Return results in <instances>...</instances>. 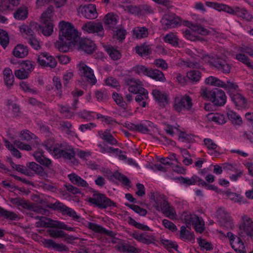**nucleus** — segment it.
Instances as JSON below:
<instances>
[{"label": "nucleus", "mask_w": 253, "mask_h": 253, "mask_svg": "<svg viewBox=\"0 0 253 253\" xmlns=\"http://www.w3.org/2000/svg\"><path fill=\"white\" fill-rule=\"evenodd\" d=\"M234 58L253 69V63L250 61L249 58L243 53L238 52Z\"/></svg>", "instance_id": "c03bdc74"}, {"label": "nucleus", "mask_w": 253, "mask_h": 253, "mask_svg": "<svg viewBox=\"0 0 253 253\" xmlns=\"http://www.w3.org/2000/svg\"><path fill=\"white\" fill-rule=\"evenodd\" d=\"M106 50L110 57L114 60H118L121 57L120 51L112 46H108Z\"/></svg>", "instance_id": "6e6d98bb"}, {"label": "nucleus", "mask_w": 253, "mask_h": 253, "mask_svg": "<svg viewBox=\"0 0 253 253\" xmlns=\"http://www.w3.org/2000/svg\"><path fill=\"white\" fill-rule=\"evenodd\" d=\"M112 97L116 103L122 108H125L127 106L126 103L124 100L121 95L115 92L113 94Z\"/></svg>", "instance_id": "69168bd1"}, {"label": "nucleus", "mask_w": 253, "mask_h": 253, "mask_svg": "<svg viewBox=\"0 0 253 253\" xmlns=\"http://www.w3.org/2000/svg\"><path fill=\"white\" fill-rule=\"evenodd\" d=\"M79 49L87 54H91L95 49V45L88 39H82L80 42Z\"/></svg>", "instance_id": "a878e982"}, {"label": "nucleus", "mask_w": 253, "mask_h": 253, "mask_svg": "<svg viewBox=\"0 0 253 253\" xmlns=\"http://www.w3.org/2000/svg\"><path fill=\"white\" fill-rule=\"evenodd\" d=\"M53 10L52 6H49L42 15V25L35 23L32 25L37 30L41 31L45 36H50L53 32V24L51 19Z\"/></svg>", "instance_id": "20e7f679"}, {"label": "nucleus", "mask_w": 253, "mask_h": 253, "mask_svg": "<svg viewBox=\"0 0 253 253\" xmlns=\"http://www.w3.org/2000/svg\"><path fill=\"white\" fill-rule=\"evenodd\" d=\"M233 15L242 18L247 21H250L253 18L252 15L247 10L239 7H235Z\"/></svg>", "instance_id": "c9c22d12"}, {"label": "nucleus", "mask_w": 253, "mask_h": 253, "mask_svg": "<svg viewBox=\"0 0 253 253\" xmlns=\"http://www.w3.org/2000/svg\"><path fill=\"white\" fill-rule=\"evenodd\" d=\"M227 115L228 119L231 121L232 124L236 125H240L242 124V120L241 118L234 111L228 110Z\"/></svg>", "instance_id": "09e8293b"}, {"label": "nucleus", "mask_w": 253, "mask_h": 253, "mask_svg": "<svg viewBox=\"0 0 253 253\" xmlns=\"http://www.w3.org/2000/svg\"><path fill=\"white\" fill-rule=\"evenodd\" d=\"M157 128L154 127V124L149 121H143L136 125V130L144 134H151L152 131H154Z\"/></svg>", "instance_id": "aec40b11"}, {"label": "nucleus", "mask_w": 253, "mask_h": 253, "mask_svg": "<svg viewBox=\"0 0 253 253\" xmlns=\"http://www.w3.org/2000/svg\"><path fill=\"white\" fill-rule=\"evenodd\" d=\"M150 68L143 65H136L133 67V71L138 75L141 76H148Z\"/></svg>", "instance_id": "bf43d9fd"}, {"label": "nucleus", "mask_w": 253, "mask_h": 253, "mask_svg": "<svg viewBox=\"0 0 253 253\" xmlns=\"http://www.w3.org/2000/svg\"><path fill=\"white\" fill-rule=\"evenodd\" d=\"M187 77L191 82H197L201 78V74L199 71L191 70L187 72Z\"/></svg>", "instance_id": "864d4df0"}, {"label": "nucleus", "mask_w": 253, "mask_h": 253, "mask_svg": "<svg viewBox=\"0 0 253 253\" xmlns=\"http://www.w3.org/2000/svg\"><path fill=\"white\" fill-rule=\"evenodd\" d=\"M224 195L234 203H238L240 204L246 203V200L241 196L235 193L231 192L229 190L225 191Z\"/></svg>", "instance_id": "473e14b6"}, {"label": "nucleus", "mask_w": 253, "mask_h": 253, "mask_svg": "<svg viewBox=\"0 0 253 253\" xmlns=\"http://www.w3.org/2000/svg\"><path fill=\"white\" fill-rule=\"evenodd\" d=\"M28 10L26 7H21L17 9L14 13L13 16L15 19L18 20H24L28 16Z\"/></svg>", "instance_id": "79ce46f5"}, {"label": "nucleus", "mask_w": 253, "mask_h": 253, "mask_svg": "<svg viewBox=\"0 0 253 253\" xmlns=\"http://www.w3.org/2000/svg\"><path fill=\"white\" fill-rule=\"evenodd\" d=\"M94 114L95 113L93 112L84 110L79 112L77 115L81 118L86 120L87 121H91L94 119Z\"/></svg>", "instance_id": "052dcab7"}, {"label": "nucleus", "mask_w": 253, "mask_h": 253, "mask_svg": "<svg viewBox=\"0 0 253 253\" xmlns=\"http://www.w3.org/2000/svg\"><path fill=\"white\" fill-rule=\"evenodd\" d=\"M213 65L217 70L225 74L229 73L231 68L226 61L220 58H216L213 62Z\"/></svg>", "instance_id": "b1692460"}, {"label": "nucleus", "mask_w": 253, "mask_h": 253, "mask_svg": "<svg viewBox=\"0 0 253 253\" xmlns=\"http://www.w3.org/2000/svg\"><path fill=\"white\" fill-rule=\"evenodd\" d=\"M68 177L73 184L78 186L87 187L89 186L85 180L74 173L69 174Z\"/></svg>", "instance_id": "cd10ccee"}, {"label": "nucleus", "mask_w": 253, "mask_h": 253, "mask_svg": "<svg viewBox=\"0 0 253 253\" xmlns=\"http://www.w3.org/2000/svg\"><path fill=\"white\" fill-rule=\"evenodd\" d=\"M126 84L128 86L129 92L133 94H137L139 92H142L145 89L143 87L142 83L138 79L134 78H128L126 80Z\"/></svg>", "instance_id": "dca6fc26"}, {"label": "nucleus", "mask_w": 253, "mask_h": 253, "mask_svg": "<svg viewBox=\"0 0 253 253\" xmlns=\"http://www.w3.org/2000/svg\"><path fill=\"white\" fill-rule=\"evenodd\" d=\"M224 88L230 95L234 93V92L237 91L238 89V85L230 80H228L225 83V85L222 87Z\"/></svg>", "instance_id": "8fccbe9b"}, {"label": "nucleus", "mask_w": 253, "mask_h": 253, "mask_svg": "<svg viewBox=\"0 0 253 253\" xmlns=\"http://www.w3.org/2000/svg\"><path fill=\"white\" fill-rule=\"evenodd\" d=\"M39 63L43 67L54 68L57 64L55 59L47 52H42L38 56Z\"/></svg>", "instance_id": "f3484780"}, {"label": "nucleus", "mask_w": 253, "mask_h": 253, "mask_svg": "<svg viewBox=\"0 0 253 253\" xmlns=\"http://www.w3.org/2000/svg\"><path fill=\"white\" fill-rule=\"evenodd\" d=\"M135 49L136 52L141 56L148 55L151 52L150 46L145 44L136 46Z\"/></svg>", "instance_id": "a18cd8bd"}, {"label": "nucleus", "mask_w": 253, "mask_h": 253, "mask_svg": "<svg viewBox=\"0 0 253 253\" xmlns=\"http://www.w3.org/2000/svg\"><path fill=\"white\" fill-rule=\"evenodd\" d=\"M87 227L89 229L93 230V231L96 233L100 234H105L111 237H114L116 235V234L114 232L110 230H107L105 228H103L100 225H98L93 222H88L87 223Z\"/></svg>", "instance_id": "393cba45"}, {"label": "nucleus", "mask_w": 253, "mask_h": 253, "mask_svg": "<svg viewBox=\"0 0 253 253\" xmlns=\"http://www.w3.org/2000/svg\"><path fill=\"white\" fill-rule=\"evenodd\" d=\"M3 74L5 85L8 87H10L13 85L14 80L12 70L9 68H5L3 70Z\"/></svg>", "instance_id": "72a5a7b5"}, {"label": "nucleus", "mask_w": 253, "mask_h": 253, "mask_svg": "<svg viewBox=\"0 0 253 253\" xmlns=\"http://www.w3.org/2000/svg\"><path fill=\"white\" fill-rule=\"evenodd\" d=\"M205 83L207 84L222 88L225 85V82L213 76H210L207 78L205 80Z\"/></svg>", "instance_id": "a19ab883"}, {"label": "nucleus", "mask_w": 253, "mask_h": 253, "mask_svg": "<svg viewBox=\"0 0 253 253\" xmlns=\"http://www.w3.org/2000/svg\"><path fill=\"white\" fill-rule=\"evenodd\" d=\"M192 106V99L188 95H178L174 99L173 108L177 112L189 111Z\"/></svg>", "instance_id": "0eeeda50"}, {"label": "nucleus", "mask_w": 253, "mask_h": 253, "mask_svg": "<svg viewBox=\"0 0 253 253\" xmlns=\"http://www.w3.org/2000/svg\"><path fill=\"white\" fill-rule=\"evenodd\" d=\"M201 96L205 99L211 101L214 105L223 106L226 102V96L225 92L221 89L214 88L209 90L206 88L201 91Z\"/></svg>", "instance_id": "39448f33"}, {"label": "nucleus", "mask_w": 253, "mask_h": 253, "mask_svg": "<svg viewBox=\"0 0 253 253\" xmlns=\"http://www.w3.org/2000/svg\"><path fill=\"white\" fill-rule=\"evenodd\" d=\"M117 249L122 252L129 253H139L140 250L126 243L119 244L117 246Z\"/></svg>", "instance_id": "2f4dec72"}, {"label": "nucleus", "mask_w": 253, "mask_h": 253, "mask_svg": "<svg viewBox=\"0 0 253 253\" xmlns=\"http://www.w3.org/2000/svg\"><path fill=\"white\" fill-rule=\"evenodd\" d=\"M88 201L100 209H105L114 205L111 199L97 191L93 192L92 197L88 198Z\"/></svg>", "instance_id": "423d86ee"}, {"label": "nucleus", "mask_w": 253, "mask_h": 253, "mask_svg": "<svg viewBox=\"0 0 253 253\" xmlns=\"http://www.w3.org/2000/svg\"><path fill=\"white\" fill-rule=\"evenodd\" d=\"M50 208L54 210L60 211L63 214L68 215L75 220L79 221L81 218L80 216L78 215L73 209L67 207L59 201L51 204Z\"/></svg>", "instance_id": "9b49d317"}, {"label": "nucleus", "mask_w": 253, "mask_h": 253, "mask_svg": "<svg viewBox=\"0 0 253 253\" xmlns=\"http://www.w3.org/2000/svg\"><path fill=\"white\" fill-rule=\"evenodd\" d=\"M203 142L209 155L214 157L219 156L220 147L212 139L208 138H205Z\"/></svg>", "instance_id": "6ab92c4d"}, {"label": "nucleus", "mask_w": 253, "mask_h": 253, "mask_svg": "<svg viewBox=\"0 0 253 253\" xmlns=\"http://www.w3.org/2000/svg\"><path fill=\"white\" fill-rule=\"evenodd\" d=\"M118 20L119 17L118 15L110 12L105 15L104 23L106 25H108L110 28H112L117 24Z\"/></svg>", "instance_id": "e433bc0d"}, {"label": "nucleus", "mask_w": 253, "mask_h": 253, "mask_svg": "<svg viewBox=\"0 0 253 253\" xmlns=\"http://www.w3.org/2000/svg\"><path fill=\"white\" fill-rule=\"evenodd\" d=\"M133 37L136 39H142L148 35V29L144 27H136L133 30Z\"/></svg>", "instance_id": "f704fd0d"}, {"label": "nucleus", "mask_w": 253, "mask_h": 253, "mask_svg": "<svg viewBox=\"0 0 253 253\" xmlns=\"http://www.w3.org/2000/svg\"><path fill=\"white\" fill-rule=\"evenodd\" d=\"M0 212L3 216L12 220H16L18 219V215L13 212L7 211L0 208Z\"/></svg>", "instance_id": "0e129e2a"}, {"label": "nucleus", "mask_w": 253, "mask_h": 253, "mask_svg": "<svg viewBox=\"0 0 253 253\" xmlns=\"http://www.w3.org/2000/svg\"><path fill=\"white\" fill-rule=\"evenodd\" d=\"M182 32L184 37L191 41H204L202 37L193 35L189 29H185L182 30Z\"/></svg>", "instance_id": "4d7b16f0"}, {"label": "nucleus", "mask_w": 253, "mask_h": 253, "mask_svg": "<svg viewBox=\"0 0 253 253\" xmlns=\"http://www.w3.org/2000/svg\"><path fill=\"white\" fill-rule=\"evenodd\" d=\"M207 117L209 121H213L219 124H223L226 122L225 117L220 114L209 113Z\"/></svg>", "instance_id": "4c0bfd02"}, {"label": "nucleus", "mask_w": 253, "mask_h": 253, "mask_svg": "<svg viewBox=\"0 0 253 253\" xmlns=\"http://www.w3.org/2000/svg\"><path fill=\"white\" fill-rule=\"evenodd\" d=\"M49 236L53 238L65 237L66 235V233L62 231L55 229H49L48 230Z\"/></svg>", "instance_id": "338daca9"}, {"label": "nucleus", "mask_w": 253, "mask_h": 253, "mask_svg": "<svg viewBox=\"0 0 253 253\" xmlns=\"http://www.w3.org/2000/svg\"><path fill=\"white\" fill-rule=\"evenodd\" d=\"M16 77L19 79H25L29 77V71H26L23 68L17 70L14 72Z\"/></svg>", "instance_id": "774afa93"}, {"label": "nucleus", "mask_w": 253, "mask_h": 253, "mask_svg": "<svg viewBox=\"0 0 253 253\" xmlns=\"http://www.w3.org/2000/svg\"><path fill=\"white\" fill-rule=\"evenodd\" d=\"M20 0H0V11H4L8 9H12V6H17Z\"/></svg>", "instance_id": "c756f323"}, {"label": "nucleus", "mask_w": 253, "mask_h": 253, "mask_svg": "<svg viewBox=\"0 0 253 253\" xmlns=\"http://www.w3.org/2000/svg\"><path fill=\"white\" fill-rule=\"evenodd\" d=\"M99 137L104 141L111 145H117L118 141L113 136L110 129H106L104 131L99 130L98 131Z\"/></svg>", "instance_id": "4be33fe9"}, {"label": "nucleus", "mask_w": 253, "mask_h": 253, "mask_svg": "<svg viewBox=\"0 0 253 253\" xmlns=\"http://www.w3.org/2000/svg\"><path fill=\"white\" fill-rule=\"evenodd\" d=\"M43 146L54 156L62 158L65 160H71L74 159L75 152L74 148L71 146H67L62 144H54L51 140L44 142Z\"/></svg>", "instance_id": "f03ea898"}, {"label": "nucleus", "mask_w": 253, "mask_h": 253, "mask_svg": "<svg viewBox=\"0 0 253 253\" xmlns=\"http://www.w3.org/2000/svg\"><path fill=\"white\" fill-rule=\"evenodd\" d=\"M124 8V11L126 12L137 16H140V5H128L126 6L121 5Z\"/></svg>", "instance_id": "ea45409f"}, {"label": "nucleus", "mask_w": 253, "mask_h": 253, "mask_svg": "<svg viewBox=\"0 0 253 253\" xmlns=\"http://www.w3.org/2000/svg\"><path fill=\"white\" fill-rule=\"evenodd\" d=\"M27 166L40 176H43L45 174L42 167L35 162L29 163Z\"/></svg>", "instance_id": "49530a36"}, {"label": "nucleus", "mask_w": 253, "mask_h": 253, "mask_svg": "<svg viewBox=\"0 0 253 253\" xmlns=\"http://www.w3.org/2000/svg\"><path fill=\"white\" fill-rule=\"evenodd\" d=\"M28 43L35 49L39 50L41 48V45L39 41L34 35L29 37H26Z\"/></svg>", "instance_id": "680f3d73"}, {"label": "nucleus", "mask_w": 253, "mask_h": 253, "mask_svg": "<svg viewBox=\"0 0 253 253\" xmlns=\"http://www.w3.org/2000/svg\"><path fill=\"white\" fill-rule=\"evenodd\" d=\"M77 68L79 74L84 77L88 83L94 84L96 83L97 80L93 70L84 63L80 62L77 65Z\"/></svg>", "instance_id": "9d476101"}, {"label": "nucleus", "mask_w": 253, "mask_h": 253, "mask_svg": "<svg viewBox=\"0 0 253 253\" xmlns=\"http://www.w3.org/2000/svg\"><path fill=\"white\" fill-rule=\"evenodd\" d=\"M53 82L54 86L55 87V91L56 95L59 97H61L62 95V84L60 79L57 77L53 78Z\"/></svg>", "instance_id": "5fc2aeb1"}, {"label": "nucleus", "mask_w": 253, "mask_h": 253, "mask_svg": "<svg viewBox=\"0 0 253 253\" xmlns=\"http://www.w3.org/2000/svg\"><path fill=\"white\" fill-rule=\"evenodd\" d=\"M162 27L165 29L175 28L180 25L181 20L175 14H165L161 19Z\"/></svg>", "instance_id": "1a4fd4ad"}, {"label": "nucleus", "mask_w": 253, "mask_h": 253, "mask_svg": "<svg viewBox=\"0 0 253 253\" xmlns=\"http://www.w3.org/2000/svg\"><path fill=\"white\" fill-rule=\"evenodd\" d=\"M13 55L17 58H24L28 54V49L27 46L23 44L17 45L12 51Z\"/></svg>", "instance_id": "c85d7f7f"}, {"label": "nucleus", "mask_w": 253, "mask_h": 253, "mask_svg": "<svg viewBox=\"0 0 253 253\" xmlns=\"http://www.w3.org/2000/svg\"><path fill=\"white\" fill-rule=\"evenodd\" d=\"M26 209L33 211L38 213L45 214L47 211L42 208V206L36 204H32L28 202Z\"/></svg>", "instance_id": "de8ad7c7"}, {"label": "nucleus", "mask_w": 253, "mask_h": 253, "mask_svg": "<svg viewBox=\"0 0 253 253\" xmlns=\"http://www.w3.org/2000/svg\"><path fill=\"white\" fill-rule=\"evenodd\" d=\"M227 237L230 240L232 248L237 253H246L244 244L240 238L229 232H227Z\"/></svg>", "instance_id": "4468645a"}, {"label": "nucleus", "mask_w": 253, "mask_h": 253, "mask_svg": "<svg viewBox=\"0 0 253 253\" xmlns=\"http://www.w3.org/2000/svg\"><path fill=\"white\" fill-rule=\"evenodd\" d=\"M177 179L181 184L184 185L185 186L195 185L197 180H198V176L196 175H193L191 178L180 176L177 178Z\"/></svg>", "instance_id": "37998d69"}, {"label": "nucleus", "mask_w": 253, "mask_h": 253, "mask_svg": "<svg viewBox=\"0 0 253 253\" xmlns=\"http://www.w3.org/2000/svg\"><path fill=\"white\" fill-rule=\"evenodd\" d=\"M180 237L183 240H191L193 238V235L186 230V227L185 226H182L180 230Z\"/></svg>", "instance_id": "e2e57ef3"}, {"label": "nucleus", "mask_w": 253, "mask_h": 253, "mask_svg": "<svg viewBox=\"0 0 253 253\" xmlns=\"http://www.w3.org/2000/svg\"><path fill=\"white\" fill-rule=\"evenodd\" d=\"M82 29L88 33H96L100 37L104 35V29L101 22H88L84 24Z\"/></svg>", "instance_id": "ddd939ff"}, {"label": "nucleus", "mask_w": 253, "mask_h": 253, "mask_svg": "<svg viewBox=\"0 0 253 253\" xmlns=\"http://www.w3.org/2000/svg\"><path fill=\"white\" fill-rule=\"evenodd\" d=\"M154 202L153 207L157 211H161L170 219H176V213L175 209L170 205L164 195L156 194L154 196Z\"/></svg>", "instance_id": "7ed1b4c3"}, {"label": "nucleus", "mask_w": 253, "mask_h": 253, "mask_svg": "<svg viewBox=\"0 0 253 253\" xmlns=\"http://www.w3.org/2000/svg\"><path fill=\"white\" fill-rule=\"evenodd\" d=\"M59 39L56 42L55 46L60 51L66 52L77 38L78 31L72 24L64 21L59 23Z\"/></svg>", "instance_id": "f257e3e1"}, {"label": "nucleus", "mask_w": 253, "mask_h": 253, "mask_svg": "<svg viewBox=\"0 0 253 253\" xmlns=\"http://www.w3.org/2000/svg\"><path fill=\"white\" fill-rule=\"evenodd\" d=\"M152 95L160 105H165L167 103L168 96L165 92L156 89L153 90Z\"/></svg>", "instance_id": "bb28decb"}, {"label": "nucleus", "mask_w": 253, "mask_h": 253, "mask_svg": "<svg viewBox=\"0 0 253 253\" xmlns=\"http://www.w3.org/2000/svg\"><path fill=\"white\" fill-rule=\"evenodd\" d=\"M184 221L188 228L192 224L197 232L202 233L205 229V223L202 218L194 214H186L184 216Z\"/></svg>", "instance_id": "6e6552de"}, {"label": "nucleus", "mask_w": 253, "mask_h": 253, "mask_svg": "<svg viewBox=\"0 0 253 253\" xmlns=\"http://www.w3.org/2000/svg\"><path fill=\"white\" fill-rule=\"evenodd\" d=\"M230 97L236 106L244 107L246 105V100L242 94L238 93H234L230 95Z\"/></svg>", "instance_id": "58836bf2"}, {"label": "nucleus", "mask_w": 253, "mask_h": 253, "mask_svg": "<svg viewBox=\"0 0 253 253\" xmlns=\"http://www.w3.org/2000/svg\"><path fill=\"white\" fill-rule=\"evenodd\" d=\"M129 235L138 242L147 245L153 243L154 240L153 236H149L145 233H139L137 231L131 232Z\"/></svg>", "instance_id": "412c9836"}, {"label": "nucleus", "mask_w": 253, "mask_h": 253, "mask_svg": "<svg viewBox=\"0 0 253 253\" xmlns=\"http://www.w3.org/2000/svg\"><path fill=\"white\" fill-rule=\"evenodd\" d=\"M148 77L157 81L161 82L166 81V78L164 73L161 71L157 69H149Z\"/></svg>", "instance_id": "7c9ffc66"}, {"label": "nucleus", "mask_w": 253, "mask_h": 253, "mask_svg": "<svg viewBox=\"0 0 253 253\" xmlns=\"http://www.w3.org/2000/svg\"><path fill=\"white\" fill-rule=\"evenodd\" d=\"M19 85L25 92L35 94L39 93V90L36 88L32 87L27 82L22 81L20 83Z\"/></svg>", "instance_id": "603ef678"}, {"label": "nucleus", "mask_w": 253, "mask_h": 253, "mask_svg": "<svg viewBox=\"0 0 253 253\" xmlns=\"http://www.w3.org/2000/svg\"><path fill=\"white\" fill-rule=\"evenodd\" d=\"M216 216L220 226L227 229H232L234 227L231 217L224 209H218L216 211Z\"/></svg>", "instance_id": "f8f14e48"}, {"label": "nucleus", "mask_w": 253, "mask_h": 253, "mask_svg": "<svg viewBox=\"0 0 253 253\" xmlns=\"http://www.w3.org/2000/svg\"><path fill=\"white\" fill-rule=\"evenodd\" d=\"M243 224L240 226V229L243 230L242 233L247 236L253 237V221L246 215L242 216Z\"/></svg>", "instance_id": "a211bd4d"}, {"label": "nucleus", "mask_w": 253, "mask_h": 253, "mask_svg": "<svg viewBox=\"0 0 253 253\" xmlns=\"http://www.w3.org/2000/svg\"><path fill=\"white\" fill-rule=\"evenodd\" d=\"M185 25L193 32L203 36L208 35L211 33L209 29L206 28L200 24H194L189 21H186Z\"/></svg>", "instance_id": "5701e85b"}, {"label": "nucleus", "mask_w": 253, "mask_h": 253, "mask_svg": "<svg viewBox=\"0 0 253 253\" xmlns=\"http://www.w3.org/2000/svg\"><path fill=\"white\" fill-rule=\"evenodd\" d=\"M78 12L83 16L88 19H94L97 17L96 6L92 4H89L84 6H80Z\"/></svg>", "instance_id": "2eb2a0df"}, {"label": "nucleus", "mask_w": 253, "mask_h": 253, "mask_svg": "<svg viewBox=\"0 0 253 253\" xmlns=\"http://www.w3.org/2000/svg\"><path fill=\"white\" fill-rule=\"evenodd\" d=\"M164 41L174 46L178 44V39L177 36L173 33H169L167 34L163 38Z\"/></svg>", "instance_id": "3c124183"}, {"label": "nucleus", "mask_w": 253, "mask_h": 253, "mask_svg": "<svg viewBox=\"0 0 253 253\" xmlns=\"http://www.w3.org/2000/svg\"><path fill=\"white\" fill-rule=\"evenodd\" d=\"M9 37L7 33L0 29V44L4 48H5L9 43Z\"/></svg>", "instance_id": "13d9d810"}]
</instances>
